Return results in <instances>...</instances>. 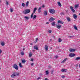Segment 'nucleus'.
<instances>
[{
	"label": "nucleus",
	"instance_id": "obj_1",
	"mask_svg": "<svg viewBox=\"0 0 80 80\" xmlns=\"http://www.w3.org/2000/svg\"><path fill=\"white\" fill-rule=\"evenodd\" d=\"M20 73L18 72H14L13 74L11 75L12 78H15L17 76H19Z\"/></svg>",
	"mask_w": 80,
	"mask_h": 80
},
{
	"label": "nucleus",
	"instance_id": "obj_2",
	"mask_svg": "<svg viewBox=\"0 0 80 80\" xmlns=\"http://www.w3.org/2000/svg\"><path fill=\"white\" fill-rule=\"evenodd\" d=\"M30 12V9H26L22 12V13L24 14H27Z\"/></svg>",
	"mask_w": 80,
	"mask_h": 80
},
{
	"label": "nucleus",
	"instance_id": "obj_3",
	"mask_svg": "<svg viewBox=\"0 0 80 80\" xmlns=\"http://www.w3.org/2000/svg\"><path fill=\"white\" fill-rule=\"evenodd\" d=\"M13 68H15L16 70H18V67L17 65L14 64L13 65Z\"/></svg>",
	"mask_w": 80,
	"mask_h": 80
},
{
	"label": "nucleus",
	"instance_id": "obj_4",
	"mask_svg": "<svg viewBox=\"0 0 80 80\" xmlns=\"http://www.w3.org/2000/svg\"><path fill=\"white\" fill-rule=\"evenodd\" d=\"M49 11L50 13H52V14H53V13H55V10L52 9H49Z\"/></svg>",
	"mask_w": 80,
	"mask_h": 80
},
{
	"label": "nucleus",
	"instance_id": "obj_5",
	"mask_svg": "<svg viewBox=\"0 0 80 80\" xmlns=\"http://www.w3.org/2000/svg\"><path fill=\"white\" fill-rule=\"evenodd\" d=\"M69 56L71 57H75V54L74 53H70L69 55Z\"/></svg>",
	"mask_w": 80,
	"mask_h": 80
},
{
	"label": "nucleus",
	"instance_id": "obj_6",
	"mask_svg": "<svg viewBox=\"0 0 80 80\" xmlns=\"http://www.w3.org/2000/svg\"><path fill=\"white\" fill-rule=\"evenodd\" d=\"M53 20H55V18L52 17L49 19V22H52L53 21Z\"/></svg>",
	"mask_w": 80,
	"mask_h": 80
},
{
	"label": "nucleus",
	"instance_id": "obj_7",
	"mask_svg": "<svg viewBox=\"0 0 80 80\" xmlns=\"http://www.w3.org/2000/svg\"><path fill=\"white\" fill-rule=\"evenodd\" d=\"M67 60H68V58H65L61 62V63H63L64 62H65Z\"/></svg>",
	"mask_w": 80,
	"mask_h": 80
},
{
	"label": "nucleus",
	"instance_id": "obj_8",
	"mask_svg": "<svg viewBox=\"0 0 80 80\" xmlns=\"http://www.w3.org/2000/svg\"><path fill=\"white\" fill-rule=\"evenodd\" d=\"M45 49L46 51H48V47L47 45H45Z\"/></svg>",
	"mask_w": 80,
	"mask_h": 80
},
{
	"label": "nucleus",
	"instance_id": "obj_9",
	"mask_svg": "<svg viewBox=\"0 0 80 80\" xmlns=\"http://www.w3.org/2000/svg\"><path fill=\"white\" fill-rule=\"evenodd\" d=\"M76 50H75V49H69V52H75Z\"/></svg>",
	"mask_w": 80,
	"mask_h": 80
},
{
	"label": "nucleus",
	"instance_id": "obj_10",
	"mask_svg": "<svg viewBox=\"0 0 80 80\" xmlns=\"http://www.w3.org/2000/svg\"><path fill=\"white\" fill-rule=\"evenodd\" d=\"M58 23H60L61 24H63V22L61 21V20H58Z\"/></svg>",
	"mask_w": 80,
	"mask_h": 80
},
{
	"label": "nucleus",
	"instance_id": "obj_11",
	"mask_svg": "<svg viewBox=\"0 0 80 80\" xmlns=\"http://www.w3.org/2000/svg\"><path fill=\"white\" fill-rule=\"evenodd\" d=\"M67 69L62 68L61 70V71L62 72H67Z\"/></svg>",
	"mask_w": 80,
	"mask_h": 80
},
{
	"label": "nucleus",
	"instance_id": "obj_12",
	"mask_svg": "<svg viewBox=\"0 0 80 80\" xmlns=\"http://www.w3.org/2000/svg\"><path fill=\"white\" fill-rule=\"evenodd\" d=\"M73 17L74 19H77V16L75 14H73Z\"/></svg>",
	"mask_w": 80,
	"mask_h": 80
},
{
	"label": "nucleus",
	"instance_id": "obj_13",
	"mask_svg": "<svg viewBox=\"0 0 80 80\" xmlns=\"http://www.w3.org/2000/svg\"><path fill=\"white\" fill-rule=\"evenodd\" d=\"M34 49L36 50H38V48L37 46H35L34 47Z\"/></svg>",
	"mask_w": 80,
	"mask_h": 80
},
{
	"label": "nucleus",
	"instance_id": "obj_14",
	"mask_svg": "<svg viewBox=\"0 0 80 80\" xmlns=\"http://www.w3.org/2000/svg\"><path fill=\"white\" fill-rule=\"evenodd\" d=\"M61 27H62V26H61V25L59 24V25H58L56 27H57V28H58V29H60V28H61Z\"/></svg>",
	"mask_w": 80,
	"mask_h": 80
},
{
	"label": "nucleus",
	"instance_id": "obj_15",
	"mask_svg": "<svg viewBox=\"0 0 80 80\" xmlns=\"http://www.w3.org/2000/svg\"><path fill=\"white\" fill-rule=\"evenodd\" d=\"M58 6H59L60 7H62V4H61V3H60V2H58Z\"/></svg>",
	"mask_w": 80,
	"mask_h": 80
},
{
	"label": "nucleus",
	"instance_id": "obj_16",
	"mask_svg": "<svg viewBox=\"0 0 80 80\" xmlns=\"http://www.w3.org/2000/svg\"><path fill=\"white\" fill-rule=\"evenodd\" d=\"M44 14L45 16L47 15V11H45L44 12Z\"/></svg>",
	"mask_w": 80,
	"mask_h": 80
},
{
	"label": "nucleus",
	"instance_id": "obj_17",
	"mask_svg": "<svg viewBox=\"0 0 80 80\" xmlns=\"http://www.w3.org/2000/svg\"><path fill=\"white\" fill-rule=\"evenodd\" d=\"M42 10V9H41V8L40 7L39 9H38V13H40L41 12V11Z\"/></svg>",
	"mask_w": 80,
	"mask_h": 80
},
{
	"label": "nucleus",
	"instance_id": "obj_18",
	"mask_svg": "<svg viewBox=\"0 0 80 80\" xmlns=\"http://www.w3.org/2000/svg\"><path fill=\"white\" fill-rule=\"evenodd\" d=\"M24 18H25V19H26L25 20H26V21L28 20V19H29V18H28V17L27 16H25Z\"/></svg>",
	"mask_w": 80,
	"mask_h": 80
},
{
	"label": "nucleus",
	"instance_id": "obj_19",
	"mask_svg": "<svg viewBox=\"0 0 80 80\" xmlns=\"http://www.w3.org/2000/svg\"><path fill=\"white\" fill-rule=\"evenodd\" d=\"M51 24L52 25V26L54 27L55 25V22H53L52 23H51Z\"/></svg>",
	"mask_w": 80,
	"mask_h": 80
},
{
	"label": "nucleus",
	"instance_id": "obj_20",
	"mask_svg": "<svg viewBox=\"0 0 80 80\" xmlns=\"http://www.w3.org/2000/svg\"><path fill=\"white\" fill-rule=\"evenodd\" d=\"M22 63H23L25 64V63H26V60H22Z\"/></svg>",
	"mask_w": 80,
	"mask_h": 80
},
{
	"label": "nucleus",
	"instance_id": "obj_21",
	"mask_svg": "<svg viewBox=\"0 0 80 80\" xmlns=\"http://www.w3.org/2000/svg\"><path fill=\"white\" fill-rule=\"evenodd\" d=\"M67 20H68V22H70V21H71V19H70V18L68 17L67 18Z\"/></svg>",
	"mask_w": 80,
	"mask_h": 80
},
{
	"label": "nucleus",
	"instance_id": "obj_22",
	"mask_svg": "<svg viewBox=\"0 0 80 80\" xmlns=\"http://www.w3.org/2000/svg\"><path fill=\"white\" fill-rule=\"evenodd\" d=\"M73 27L75 29V30H78V29L77 28V27L76 25H74L73 26Z\"/></svg>",
	"mask_w": 80,
	"mask_h": 80
},
{
	"label": "nucleus",
	"instance_id": "obj_23",
	"mask_svg": "<svg viewBox=\"0 0 80 80\" xmlns=\"http://www.w3.org/2000/svg\"><path fill=\"white\" fill-rule=\"evenodd\" d=\"M78 5H79V4H76L75 6V8H78Z\"/></svg>",
	"mask_w": 80,
	"mask_h": 80
},
{
	"label": "nucleus",
	"instance_id": "obj_24",
	"mask_svg": "<svg viewBox=\"0 0 80 80\" xmlns=\"http://www.w3.org/2000/svg\"><path fill=\"white\" fill-rule=\"evenodd\" d=\"M37 10V8H34V10H33V13H35V12H36V10Z\"/></svg>",
	"mask_w": 80,
	"mask_h": 80
},
{
	"label": "nucleus",
	"instance_id": "obj_25",
	"mask_svg": "<svg viewBox=\"0 0 80 80\" xmlns=\"http://www.w3.org/2000/svg\"><path fill=\"white\" fill-rule=\"evenodd\" d=\"M37 18V15H35L33 16V20H35Z\"/></svg>",
	"mask_w": 80,
	"mask_h": 80
},
{
	"label": "nucleus",
	"instance_id": "obj_26",
	"mask_svg": "<svg viewBox=\"0 0 80 80\" xmlns=\"http://www.w3.org/2000/svg\"><path fill=\"white\" fill-rule=\"evenodd\" d=\"M19 65L20 68H22V67H23V66L22 65V63H20Z\"/></svg>",
	"mask_w": 80,
	"mask_h": 80
},
{
	"label": "nucleus",
	"instance_id": "obj_27",
	"mask_svg": "<svg viewBox=\"0 0 80 80\" xmlns=\"http://www.w3.org/2000/svg\"><path fill=\"white\" fill-rule=\"evenodd\" d=\"M29 3V1H27V2H26V5L27 7H28V4Z\"/></svg>",
	"mask_w": 80,
	"mask_h": 80
},
{
	"label": "nucleus",
	"instance_id": "obj_28",
	"mask_svg": "<svg viewBox=\"0 0 80 80\" xmlns=\"http://www.w3.org/2000/svg\"><path fill=\"white\" fill-rule=\"evenodd\" d=\"M1 45L2 46H4L5 45V43L3 42H1Z\"/></svg>",
	"mask_w": 80,
	"mask_h": 80
},
{
	"label": "nucleus",
	"instance_id": "obj_29",
	"mask_svg": "<svg viewBox=\"0 0 80 80\" xmlns=\"http://www.w3.org/2000/svg\"><path fill=\"white\" fill-rule=\"evenodd\" d=\"M75 60H80V57H77L75 59Z\"/></svg>",
	"mask_w": 80,
	"mask_h": 80
},
{
	"label": "nucleus",
	"instance_id": "obj_30",
	"mask_svg": "<svg viewBox=\"0 0 80 80\" xmlns=\"http://www.w3.org/2000/svg\"><path fill=\"white\" fill-rule=\"evenodd\" d=\"M68 37L69 38H73V37H74V35L72 36H69Z\"/></svg>",
	"mask_w": 80,
	"mask_h": 80
},
{
	"label": "nucleus",
	"instance_id": "obj_31",
	"mask_svg": "<svg viewBox=\"0 0 80 80\" xmlns=\"http://www.w3.org/2000/svg\"><path fill=\"white\" fill-rule=\"evenodd\" d=\"M62 39L60 38H59L58 39V42H62Z\"/></svg>",
	"mask_w": 80,
	"mask_h": 80
},
{
	"label": "nucleus",
	"instance_id": "obj_32",
	"mask_svg": "<svg viewBox=\"0 0 80 80\" xmlns=\"http://www.w3.org/2000/svg\"><path fill=\"white\" fill-rule=\"evenodd\" d=\"M34 14V13H32V14H31V18H33V15Z\"/></svg>",
	"mask_w": 80,
	"mask_h": 80
},
{
	"label": "nucleus",
	"instance_id": "obj_33",
	"mask_svg": "<svg viewBox=\"0 0 80 80\" xmlns=\"http://www.w3.org/2000/svg\"><path fill=\"white\" fill-rule=\"evenodd\" d=\"M32 56V53H31V52H30V54L29 55V57H31Z\"/></svg>",
	"mask_w": 80,
	"mask_h": 80
},
{
	"label": "nucleus",
	"instance_id": "obj_34",
	"mask_svg": "<svg viewBox=\"0 0 80 80\" xmlns=\"http://www.w3.org/2000/svg\"><path fill=\"white\" fill-rule=\"evenodd\" d=\"M21 55H22V56L24 55V52H23L22 51L21 52Z\"/></svg>",
	"mask_w": 80,
	"mask_h": 80
},
{
	"label": "nucleus",
	"instance_id": "obj_35",
	"mask_svg": "<svg viewBox=\"0 0 80 80\" xmlns=\"http://www.w3.org/2000/svg\"><path fill=\"white\" fill-rule=\"evenodd\" d=\"M52 30H49L48 31V32L49 33H52Z\"/></svg>",
	"mask_w": 80,
	"mask_h": 80
},
{
	"label": "nucleus",
	"instance_id": "obj_36",
	"mask_svg": "<svg viewBox=\"0 0 80 80\" xmlns=\"http://www.w3.org/2000/svg\"><path fill=\"white\" fill-rule=\"evenodd\" d=\"M22 6L23 7H25V3H22Z\"/></svg>",
	"mask_w": 80,
	"mask_h": 80
},
{
	"label": "nucleus",
	"instance_id": "obj_37",
	"mask_svg": "<svg viewBox=\"0 0 80 80\" xmlns=\"http://www.w3.org/2000/svg\"><path fill=\"white\" fill-rule=\"evenodd\" d=\"M48 71H46V74L48 75Z\"/></svg>",
	"mask_w": 80,
	"mask_h": 80
},
{
	"label": "nucleus",
	"instance_id": "obj_38",
	"mask_svg": "<svg viewBox=\"0 0 80 80\" xmlns=\"http://www.w3.org/2000/svg\"><path fill=\"white\" fill-rule=\"evenodd\" d=\"M37 40H38V38H36V40L35 41H34V43H37Z\"/></svg>",
	"mask_w": 80,
	"mask_h": 80
},
{
	"label": "nucleus",
	"instance_id": "obj_39",
	"mask_svg": "<svg viewBox=\"0 0 80 80\" xmlns=\"http://www.w3.org/2000/svg\"><path fill=\"white\" fill-rule=\"evenodd\" d=\"M71 11H72V12H73V13H74V12H75V9H74L71 10Z\"/></svg>",
	"mask_w": 80,
	"mask_h": 80
},
{
	"label": "nucleus",
	"instance_id": "obj_40",
	"mask_svg": "<svg viewBox=\"0 0 80 80\" xmlns=\"http://www.w3.org/2000/svg\"><path fill=\"white\" fill-rule=\"evenodd\" d=\"M70 8L71 10H73V8L72 6H70Z\"/></svg>",
	"mask_w": 80,
	"mask_h": 80
},
{
	"label": "nucleus",
	"instance_id": "obj_41",
	"mask_svg": "<svg viewBox=\"0 0 80 80\" xmlns=\"http://www.w3.org/2000/svg\"><path fill=\"white\" fill-rule=\"evenodd\" d=\"M13 9L12 8H11L10 9L11 12H13Z\"/></svg>",
	"mask_w": 80,
	"mask_h": 80
},
{
	"label": "nucleus",
	"instance_id": "obj_42",
	"mask_svg": "<svg viewBox=\"0 0 80 80\" xmlns=\"http://www.w3.org/2000/svg\"><path fill=\"white\" fill-rule=\"evenodd\" d=\"M6 4H7V5H9L8 2H7V1H6Z\"/></svg>",
	"mask_w": 80,
	"mask_h": 80
},
{
	"label": "nucleus",
	"instance_id": "obj_43",
	"mask_svg": "<svg viewBox=\"0 0 80 80\" xmlns=\"http://www.w3.org/2000/svg\"><path fill=\"white\" fill-rule=\"evenodd\" d=\"M48 68H51V66H50V65H49Z\"/></svg>",
	"mask_w": 80,
	"mask_h": 80
},
{
	"label": "nucleus",
	"instance_id": "obj_44",
	"mask_svg": "<svg viewBox=\"0 0 80 80\" xmlns=\"http://www.w3.org/2000/svg\"><path fill=\"white\" fill-rule=\"evenodd\" d=\"M62 78H65V76H62Z\"/></svg>",
	"mask_w": 80,
	"mask_h": 80
},
{
	"label": "nucleus",
	"instance_id": "obj_45",
	"mask_svg": "<svg viewBox=\"0 0 80 80\" xmlns=\"http://www.w3.org/2000/svg\"><path fill=\"white\" fill-rule=\"evenodd\" d=\"M39 79H41V77H39L38 78V80H39Z\"/></svg>",
	"mask_w": 80,
	"mask_h": 80
},
{
	"label": "nucleus",
	"instance_id": "obj_46",
	"mask_svg": "<svg viewBox=\"0 0 80 80\" xmlns=\"http://www.w3.org/2000/svg\"><path fill=\"white\" fill-rule=\"evenodd\" d=\"M31 60L32 62H33V59H31Z\"/></svg>",
	"mask_w": 80,
	"mask_h": 80
},
{
	"label": "nucleus",
	"instance_id": "obj_47",
	"mask_svg": "<svg viewBox=\"0 0 80 80\" xmlns=\"http://www.w3.org/2000/svg\"><path fill=\"white\" fill-rule=\"evenodd\" d=\"M34 63H31V66L32 67L33 66V65H34Z\"/></svg>",
	"mask_w": 80,
	"mask_h": 80
},
{
	"label": "nucleus",
	"instance_id": "obj_48",
	"mask_svg": "<svg viewBox=\"0 0 80 80\" xmlns=\"http://www.w3.org/2000/svg\"><path fill=\"white\" fill-rule=\"evenodd\" d=\"M2 50L0 49V54L2 53Z\"/></svg>",
	"mask_w": 80,
	"mask_h": 80
},
{
	"label": "nucleus",
	"instance_id": "obj_49",
	"mask_svg": "<svg viewBox=\"0 0 80 80\" xmlns=\"http://www.w3.org/2000/svg\"><path fill=\"white\" fill-rule=\"evenodd\" d=\"M46 23L47 24V25H49V22H47Z\"/></svg>",
	"mask_w": 80,
	"mask_h": 80
},
{
	"label": "nucleus",
	"instance_id": "obj_50",
	"mask_svg": "<svg viewBox=\"0 0 80 80\" xmlns=\"http://www.w3.org/2000/svg\"><path fill=\"white\" fill-rule=\"evenodd\" d=\"M42 75H43L42 74V73L39 74V75H40V76H41Z\"/></svg>",
	"mask_w": 80,
	"mask_h": 80
},
{
	"label": "nucleus",
	"instance_id": "obj_51",
	"mask_svg": "<svg viewBox=\"0 0 80 80\" xmlns=\"http://www.w3.org/2000/svg\"><path fill=\"white\" fill-rule=\"evenodd\" d=\"M42 8H44V7H45V5H42Z\"/></svg>",
	"mask_w": 80,
	"mask_h": 80
},
{
	"label": "nucleus",
	"instance_id": "obj_52",
	"mask_svg": "<svg viewBox=\"0 0 80 80\" xmlns=\"http://www.w3.org/2000/svg\"><path fill=\"white\" fill-rule=\"evenodd\" d=\"M44 80H48V79L47 78H46Z\"/></svg>",
	"mask_w": 80,
	"mask_h": 80
},
{
	"label": "nucleus",
	"instance_id": "obj_53",
	"mask_svg": "<svg viewBox=\"0 0 80 80\" xmlns=\"http://www.w3.org/2000/svg\"><path fill=\"white\" fill-rule=\"evenodd\" d=\"M55 58H58V56H55Z\"/></svg>",
	"mask_w": 80,
	"mask_h": 80
},
{
	"label": "nucleus",
	"instance_id": "obj_54",
	"mask_svg": "<svg viewBox=\"0 0 80 80\" xmlns=\"http://www.w3.org/2000/svg\"><path fill=\"white\" fill-rule=\"evenodd\" d=\"M76 67H78V65L77 64L76 65Z\"/></svg>",
	"mask_w": 80,
	"mask_h": 80
},
{
	"label": "nucleus",
	"instance_id": "obj_55",
	"mask_svg": "<svg viewBox=\"0 0 80 80\" xmlns=\"http://www.w3.org/2000/svg\"><path fill=\"white\" fill-rule=\"evenodd\" d=\"M23 50H25V48H23Z\"/></svg>",
	"mask_w": 80,
	"mask_h": 80
},
{
	"label": "nucleus",
	"instance_id": "obj_56",
	"mask_svg": "<svg viewBox=\"0 0 80 80\" xmlns=\"http://www.w3.org/2000/svg\"><path fill=\"white\" fill-rule=\"evenodd\" d=\"M30 45H32V43H31Z\"/></svg>",
	"mask_w": 80,
	"mask_h": 80
},
{
	"label": "nucleus",
	"instance_id": "obj_57",
	"mask_svg": "<svg viewBox=\"0 0 80 80\" xmlns=\"http://www.w3.org/2000/svg\"><path fill=\"white\" fill-rule=\"evenodd\" d=\"M79 67L80 68V64H79Z\"/></svg>",
	"mask_w": 80,
	"mask_h": 80
},
{
	"label": "nucleus",
	"instance_id": "obj_58",
	"mask_svg": "<svg viewBox=\"0 0 80 80\" xmlns=\"http://www.w3.org/2000/svg\"><path fill=\"white\" fill-rule=\"evenodd\" d=\"M2 2V1H1V0H0V2Z\"/></svg>",
	"mask_w": 80,
	"mask_h": 80
},
{
	"label": "nucleus",
	"instance_id": "obj_59",
	"mask_svg": "<svg viewBox=\"0 0 80 80\" xmlns=\"http://www.w3.org/2000/svg\"><path fill=\"white\" fill-rule=\"evenodd\" d=\"M33 52H35V50H33Z\"/></svg>",
	"mask_w": 80,
	"mask_h": 80
},
{
	"label": "nucleus",
	"instance_id": "obj_60",
	"mask_svg": "<svg viewBox=\"0 0 80 80\" xmlns=\"http://www.w3.org/2000/svg\"><path fill=\"white\" fill-rule=\"evenodd\" d=\"M79 15H80V13H79Z\"/></svg>",
	"mask_w": 80,
	"mask_h": 80
},
{
	"label": "nucleus",
	"instance_id": "obj_61",
	"mask_svg": "<svg viewBox=\"0 0 80 80\" xmlns=\"http://www.w3.org/2000/svg\"><path fill=\"white\" fill-rule=\"evenodd\" d=\"M78 80H80V79H79Z\"/></svg>",
	"mask_w": 80,
	"mask_h": 80
}]
</instances>
